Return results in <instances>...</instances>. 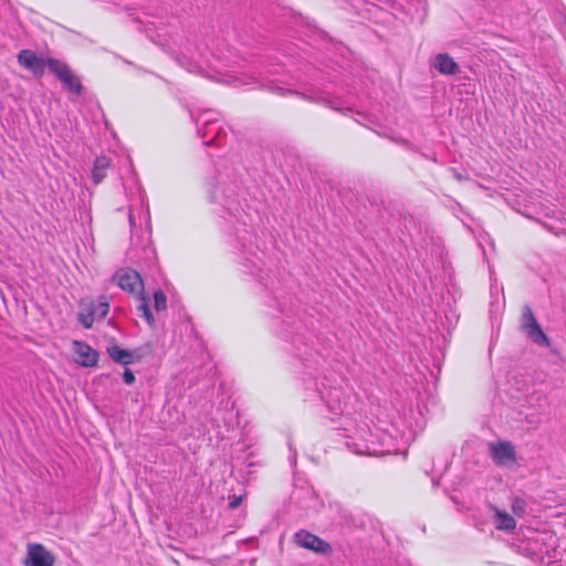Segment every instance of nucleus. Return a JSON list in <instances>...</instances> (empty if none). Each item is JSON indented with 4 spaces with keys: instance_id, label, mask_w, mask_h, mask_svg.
Segmentation results:
<instances>
[{
    "instance_id": "nucleus-24",
    "label": "nucleus",
    "mask_w": 566,
    "mask_h": 566,
    "mask_svg": "<svg viewBox=\"0 0 566 566\" xmlns=\"http://www.w3.org/2000/svg\"><path fill=\"white\" fill-rule=\"evenodd\" d=\"M301 96H302L303 98H306L305 94H301ZM307 99H310V97H307Z\"/></svg>"
},
{
    "instance_id": "nucleus-13",
    "label": "nucleus",
    "mask_w": 566,
    "mask_h": 566,
    "mask_svg": "<svg viewBox=\"0 0 566 566\" xmlns=\"http://www.w3.org/2000/svg\"><path fill=\"white\" fill-rule=\"evenodd\" d=\"M112 160L107 156H97L93 163L91 170V179L95 185H98L104 180L107 175V170L111 168Z\"/></svg>"
},
{
    "instance_id": "nucleus-16",
    "label": "nucleus",
    "mask_w": 566,
    "mask_h": 566,
    "mask_svg": "<svg viewBox=\"0 0 566 566\" xmlns=\"http://www.w3.org/2000/svg\"><path fill=\"white\" fill-rule=\"evenodd\" d=\"M513 515L522 517L526 512V502L521 497H514L511 504Z\"/></svg>"
},
{
    "instance_id": "nucleus-2",
    "label": "nucleus",
    "mask_w": 566,
    "mask_h": 566,
    "mask_svg": "<svg viewBox=\"0 0 566 566\" xmlns=\"http://www.w3.org/2000/svg\"><path fill=\"white\" fill-rule=\"evenodd\" d=\"M48 63L50 72L53 73L61 81L65 90L75 94L76 96H80L82 94V83L78 76L73 73V71L66 63L57 59H50Z\"/></svg>"
},
{
    "instance_id": "nucleus-5",
    "label": "nucleus",
    "mask_w": 566,
    "mask_h": 566,
    "mask_svg": "<svg viewBox=\"0 0 566 566\" xmlns=\"http://www.w3.org/2000/svg\"><path fill=\"white\" fill-rule=\"evenodd\" d=\"M55 557L40 543H29L23 559L24 566H54Z\"/></svg>"
},
{
    "instance_id": "nucleus-7",
    "label": "nucleus",
    "mask_w": 566,
    "mask_h": 566,
    "mask_svg": "<svg viewBox=\"0 0 566 566\" xmlns=\"http://www.w3.org/2000/svg\"><path fill=\"white\" fill-rule=\"evenodd\" d=\"M117 284L118 286L126 292L134 293L137 292H144V284L143 280L138 272L126 269L122 272H118L116 274Z\"/></svg>"
},
{
    "instance_id": "nucleus-21",
    "label": "nucleus",
    "mask_w": 566,
    "mask_h": 566,
    "mask_svg": "<svg viewBox=\"0 0 566 566\" xmlns=\"http://www.w3.org/2000/svg\"><path fill=\"white\" fill-rule=\"evenodd\" d=\"M123 380L127 385H133L135 382V376L130 369H125L123 374Z\"/></svg>"
},
{
    "instance_id": "nucleus-1",
    "label": "nucleus",
    "mask_w": 566,
    "mask_h": 566,
    "mask_svg": "<svg viewBox=\"0 0 566 566\" xmlns=\"http://www.w3.org/2000/svg\"><path fill=\"white\" fill-rule=\"evenodd\" d=\"M81 311L77 321L84 328H91L95 319L106 317L109 312V301L106 295H101L96 301L88 300L80 303Z\"/></svg>"
},
{
    "instance_id": "nucleus-8",
    "label": "nucleus",
    "mask_w": 566,
    "mask_h": 566,
    "mask_svg": "<svg viewBox=\"0 0 566 566\" xmlns=\"http://www.w3.org/2000/svg\"><path fill=\"white\" fill-rule=\"evenodd\" d=\"M73 348L75 354L77 355V363L84 367H94L98 363V353L91 347L88 344L74 340Z\"/></svg>"
},
{
    "instance_id": "nucleus-11",
    "label": "nucleus",
    "mask_w": 566,
    "mask_h": 566,
    "mask_svg": "<svg viewBox=\"0 0 566 566\" xmlns=\"http://www.w3.org/2000/svg\"><path fill=\"white\" fill-rule=\"evenodd\" d=\"M201 120L205 124V127L202 128V139L205 145H211L214 143L216 139L219 138L220 134V126L218 125V122L212 119V113L207 112L202 115Z\"/></svg>"
},
{
    "instance_id": "nucleus-20",
    "label": "nucleus",
    "mask_w": 566,
    "mask_h": 566,
    "mask_svg": "<svg viewBox=\"0 0 566 566\" xmlns=\"http://www.w3.org/2000/svg\"><path fill=\"white\" fill-rule=\"evenodd\" d=\"M342 406H343V402H342V399H340V391L335 389V407H331V409L338 413L342 411Z\"/></svg>"
},
{
    "instance_id": "nucleus-12",
    "label": "nucleus",
    "mask_w": 566,
    "mask_h": 566,
    "mask_svg": "<svg viewBox=\"0 0 566 566\" xmlns=\"http://www.w3.org/2000/svg\"><path fill=\"white\" fill-rule=\"evenodd\" d=\"M491 457L493 460H514L515 449L510 441L490 443Z\"/></svg>"
},
{
    "instance_id": "nucleus-18",
    "label": "nucleus",
    "mask_w": 566,
    "mask_h": 566,
    "mask_svg": "<svg viewBox=\"0 0 566 566\" xmlns=\"http://www.w3.org/2000/svg\"><path fill=\"white\" fill-rule=\"evenodd\" d=\"M176 60L179 65H181L189 72H193L197 69V65L186 56H177Z\"/></svg>"
},
{
    "instance_id": "nucleus-6",
    "label": "nucleus",
    "mask_w": 566,
    "mask_h": 566,
    "mask_svg": "<svg viewBox=\"0 0 566 566\" xmlns=\"http://www.w3.org/2000/svg\"><path fill=\"white\" fill-rule=\"evenodd\" d=\"M17 59L20 66L29 70L34 76L41 77L45 66L49 67L48 62L51 57H39L34 51L25 49L18 53Z\"/></svg>"
},
{
    "instance_id": "nucleus-15",
    "label": "nucleus",
    "mask_w": 566,
    "mask_h": 566,
    "mask_svg": "<svg viewBox=\"0 0 566 566\" xmlns=\"http://www.w3.org/2000/svg\"><path fill=\"white\" fill-rule=\"evenodd\" d=\"M137 313L140 317L145 318V321L151 326L155 323L154 315L150 311L148 298L144 294V292H140L137 294V305H136Z\"/></svg>"
},
{
    "instance_id": "nucleus-3",
    "label": "nucleus",
    "mask_w": 566,
    "mask_h": 566,
    "mask_svg": "<svg viewBox=\"0 0 566 566\" xmlns=\"http://www.w3.org/2000/svg\"><path fill=\"white\" fill-rule=\"evenodd\" d=\"M293 542L298 547L312 551L316 554L331 555L333 553V548L328 542L306 530L296 532L293 536Z\"/></svg>"
},
{
    "instance_id": "nucleus-19",
    "label": "nucleus",
    "mask_w": 566,
    "mask_h": 566,
    "mask_svg": "<svg viewBox=\"0 0 566 566\" xmlns=\"http://www.w3.org/2000/svg\"><path fill=\"white\" fill-rule=\"evenodd\" d=\"M244 497H245V494L231 496L230 501H229V509L230 510L237 509L242 503Z\"/></svg>"
},
{
    "instance_id": "nucleus-22",
    "label": "nucleus",
    "mask_w": 566,
    "mask_h": 566,
    "mask_svg": "<svg viewBox=\"0 0 566 566\" xmlns=\"http://www.w3.org/2000/svg\"><path fill=\"white\" fill-rule=\"evenodd\" d=\"M273 92H277L279 94H284L285 90L279 86L273 87ZM286 93H293L291 90H286Z\"/></svg>"
},
{
    "instance_id": "nucleus-4",
    "label": "nucleus",
    "mask_w": 566,
    "mask_h": 566,
    "mask_svg": "<svg viewBox=\"0 0 566 566\" xmlns=\"http://www.w3.org/2000/svg\"><path fill=\"white\" fill-rule=\"evenodd\" d=\"M522 329L533 343L541 346H549L548 337L539 326L532 308L527 305L523 308Z\"/></svg>"
},
{
    "instance_id": "nucleus-14",
    "label": "nucleus",
    "mask_w": 566,
    "mask_h": 566,
    "mask_svg": "<svg viewBox=\"0 0 566 566\" xmlns=\"http://www.w3.org/2000/svg\"><path fill=\"white\" fill-rule=\"evenodd\" d=\"M494 513V525L496 530L503 532H513L516 528V521L513 515L507 512L500 510L496 506H492Z\"/></svg>"
},
{
    "instance_id": "nucleus-9",
    "label": "nucleus",
    "mask_w": 566,
    "mask_h": 566,
    "mask_svg": "<svg viewBox=\"0 0 566 566\" xmlns=\"http://www.w3.org/2000/svg\"><path fill=\"white\" fill-rule=\"evenodd\" d=\"M432 66L443 75H455L460 72L459 64L447 53H439L434 56Z\"/></svg>"
},
{
    "instance_id": "nucleus-23",
    "label": "nucleus",
    "mask_w": 566,
    "mask_h": 566,
    "mask_svg": "<svg viewBox=\"0 0 566 566\" xmlns=\"http://www.w3.org/2000/svg\"><path fill=\"white\" fill-rule=\"evenodd\" d=\"M255 455L254 452H250L247 457H253Z\"/></svg>"
},
{
    "instance_id": "nucleus-17",
    "label": "nucleus",
    "mask_w": 566,
    "mask_h": 566,
    "mask_svg": "<svg viewBox=\"0 0 566 566\" xmlns=\"http://www.w3.org/2000/svg\"><path fill=\"white\" fill-rule=\"evenodd\" d=\"M154 307L159 313L166 310L167 298L161 290H157L154 293Z\"/></svg>"
},
{
    "instance_id": "nucleus-10",
    "label": "nucleus",
    "mask_w": 566,
    "mask_h": 566,
    "mask_svg": "<svg viewBox=\"0 0 566 566\" xmlns=\"http://www.w3.org/2000/svg\"><path fill=\"white\" fill-rule=\"evenodd\" d=\"M107 354L115 363L125 365V366L136 363V361H139L142 358V356L137 352L123 349V348L118 347L117 345L108 346Z\"/></svg>"
}]
</instances>
